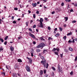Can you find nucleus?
I'll return each instance as SVG.
<instances>
[{
  "label": "nucleus",
  "mask_w": 77,
  "mask_h": 77,
  "mask_svg": "<svg viewBox=\"0 0 77 77\" xmlns=\"http://www.w3.org/2000/svg\"><path fill=\"white\" fill-rule=\"evenodd\" d=\"M57 50V49L54 48L52 50V51H56Z\"/></svg>",
  "instance_id": "obj_21"
},
{
  "label": "nucleus",
  "mask_w": 77,
  "mask_h": 77,
  "mask_svg": "<svg viewBox=\"0 0 77 77\" xmlns=\"http://www.w3.org/2000/svg\"><path fill=\"white\" fill-rule=\"evenodd\" d=\"M21 37H18V40H20V39H21Z\"/></svg>",
  "instance_id": "obj_61"
},
{
  "label": "nucleus",
  "mask_w": 77,
  "mask_h": 77,
  "mask_svg": "<svg viewBox=\"0 0 77 77\" xmlns=\"http://www.w3.org/2000/svg\"><path fill=\"white\" fill-rule=\"evenodd\" d=\"M49 65L48 64V63H46V68H48V67Z\"/></svg>",
  "instance_id": "obj_27"
},
{
  "label": "nucleus",
  "mask_w": 77,
  "mask_h": 77,
  "mask_svg": "<svg viewBox=\"0 0 77 77\" xmlns=\"http://www.w3.org/2000/svg\"><path fill=\"white\" fill-rule=\"evenodd\" d=\"M50 39H51V40H53V38H52L50 37H49L48 38V40H49V41H50Z\"/></svg>",
  "instance_id": "obj_24"
},
{
  "label": "nucleus",
  "mask_w": 77,
  "mask_h": 77,
  "mask_svg": "<svg viewBox=\"0 0 77 77\" xmlns=\"http://www.w3.org/2000/svg\"><path fill=\"white\" fill-rule=\"evenodd\" d=\"M63 26H64V27H66V24H64L63 25Z\"/></svg>",
  "instance_id": "obj_52"
},
{
  "label": "nucleus",
  "mask_w": 77,
  "mask_h": 77,
  "mask_svg": "<svg viewBox=\"0 0 77 77\" xmlns=\"http://www.w3.org/2000/svg\"><path fill=\"white\" fill-rule=\"evenodd\" d=\"M33 17L34 18H35L36 17V15L35 14H33Z\"/></svg>",
  "instance_id": "obj_35"
},
{
  "label": "nucleus",
  "mask_w": 77,
  "mask_h": 77,
  "mask_svg": "<svg viewBox=\"0 0 77 77\" xmlns=\"http://www.w3.org/2000/svg\"><path fill=\"white\" fill-rule=\"evenodd\" d=\"M65 1L66 2H70L71 0H65Z\"/></svg>",
  "instance_id": "obj_32"
},
{
  "label": "nucleus",
  "mask_w": 77,
  "mask_h": 77,
  "mask_svg": "<svg viewBox=\"0 0 77 77\" xmlns=\"http://www.w3.org/2000/svg\"><path fill=\"white\" fill-rule=\"evenodd\" d=\"M36 52H40V50L39 49H37Z\"/></svg>",
  "instance_id": "obj_30"
},
{
  "label": "nucleus",
  "mask_w": 77,
  "mask_h": 77,
  "mask_svg": "<svg viewBox=\"0 0 77 77\" xmlns=\"http://www.w3.org/2000/svg\"><path fill=\"white\" fill-rule=\"evenodd\" d=\"M17 61L18 62H20V63H21V62H22V60H21V59H18L17 60Z\"/></svg>",
  "instance_id": "obj_11"
},
{
  "label": "nucleus",
  "mask_w": 77,
  "mask_h": 77,
  "mask_svg": "<svg viewBox=\"0 0 77 77\" xmlns=\"http://www.w3.org/2000/svg\"><path fill=\"white\" fill-rule=\"evenodd\" d=\"M48 30H51V28H50V27L48 26Z\"/></svg>",
  "instance_id": "obj_41"
},
{
  "label": "nucleus",
  "mask_w": 77,
  "mask_h": 77,
  "mask_svg": "<svg viewBox=\"0 0 77 77\" xmlns=\"http://www.w3.org/2000/svg\"><path fill=\"white\" fill-rule=\"evenodd\" d=\"M45 20H46V21H47V20H48V18L47 17H45Z\"/></svg>",
  "instance_id": "obj_57"
},
{
  "label": "nucleus",
  "mask_w": 77,
  "mask_h": 77,
  "mask_svg": "<svg viewBox=\"0 0 77 77\" xmlns=\"http://www.w3.org/2000/svg\"><path fill=\"white\" fill-rule=\"evenodd\" d=\"M26 59H28L29 63L30 64L32 63V59H31V58H29L28 57H27Z\"/></svg>",
  "instance_id": "obj_4"
},
{
  "label": "nucleus",
  "mask_w": 77,
  "mask_h": 77,
  "mask_svg": "<svg viewBox=\"0 0 77 77\" xmlns=\"http://www.w3.org/2000/svg\"><path fill=\"white\" fill-rule=\"evenodd\" d=\"M64 51L66 52H67V51H68V50L66 49H65Z\"/></svg>",
  "instance_id": "obj_64"
},
{
  "label": "nucleus",
  "mask_w": 77,
  "mask_h": 77,
  "mask_svg": "<svg viewBox=\"0 0 77 77\" xmlns=\"http://www.w3.org/2000/svg\"><path fill=\"white\" fill-rule=\"evenodd\" d=\"M36 25H34L33 26V28H36Z\"/></svg>",
  "instance_id": "obj_40"
},
{
  "label": "nucleus",
  "mask_w": 77,
  "mask_h": 77,
  "mask_svg": "<svg viewBox=\"0 0 77 77\" xmlns=\"http://www.w3.org/2000/svg\"><path fill=\"white\" fill-rule=\"evenodd\" d=\"M39 21L40 22V26H39L38 27H42V28H43V26L42 22L44 21V20H43V19L42 18H41L40 19V20H39Z\"/></svg>",
  "instance_id": "obj_2"
},
{
  "label": "nucleus",
  "mask_w": 77,
  "mask_h": 77,
  "mask_svg": "<svg viewBox=\"0 0 77 77\" xmlns=\"http://www.w3.org/2000/svg\"><path fill=\"white\" fill-rule=\"evenodd\" d=\"M55 13V12L54 11H53L52 12H51L52 14H54Z\"/></svg>",
  "instance_id": "obj_56"
},
{
  "label": "nucleus",
  "mask_w": 77,
  "mask_h": 77,
  "mask_svg": "<svg viewBox=\"0 0 77 77\" xmlns=\"http://www.w3.org/2000/svg\"><path fill=\"white\" fill-rule=\"evenodd\" d=\"M40 39L41 40H42L43 41H45V39H44V38H43L42 37H41L40 38Z\"/></svg>",
  "instance_id": "obj_33"
},
{
  "label": "nucleus",
  "mask_w": 77,
  "mask_h": 77,
  "mask_svg": "<svg viewBox=\"0 0 77 77\" xmlns=\"http://www.w3.org/2000/svg\"><path fill=\"white\" fill-rule=\"evenodd\" d=\"M70 74H71V75H72L73 74V72L71 71L70 73Z\"/></svg>",
  "instance_id": "obj_46"
},
{
  "label": "nucleus",
  "mask_w": 77,
  "mask_h": 77,
  "mask_svg": "<svg viewBox=\"0 0 77 77\" xmlns=\"http://www.w3.org/2000/svg\"><path fill=\"white\" fill-rule=\"evenodd\" d=\"M59 30L60 31H62V30H63V29H62V28L61 27H59Z\"/></svg>",
  "instance_id": "obj_29"
},
{
  "label": "nucleus",
  "mask_w": 77,
  "mask_h": 77,
  "mask_svg": "<svg viewBox=\"0 0 77 77\" xmlns=\"http://www.w3.org/2000/svg\"><path fill=\"white\" fill-rule=\"evenodd\" d=\"M29 21H27L26 23V26H28L29 25H28V24H29Z\"/></svg>",
  "instance_id": "obj_18"
},
{
  "label": "nucleus",
  "mask_w": 77,
  "mask_h": 77,
  "mask_svg": "<svg viewBox=\"0 0 77 77\" xmlns=\"http://www.w3.org/2000/svg\"><path fill=\"white\" fill-rule=\"evenodd\" d=\"M4 44L5 45H6V44H7V42L5 41L4 43Z\"/></svg>",
  "instance_id": "obj_58"
},
{
  "label": "nucleus",
  "mask_w": 77,
  "mask_h": 77,
  "mask_svg": "<svg viewBox=\"0 0 77 77\" xmlns=\"http://www.w3.org/2000/svg\"><path fill=\"white\" fill-rule=\"evenodd\" d=\"M55 54H56V55H57V56H59L58 54V53H57V52H56L55 51L54 52Z\"/></svg>",
  "instance_id": "obj_17"
},
{
  "label": "nucleus",
  "mask_w": 77,
  "mask_h": 77,
  "mask_svg": "<svg viewBox=\"0 0 77 77\" xmlns=\"http://www.w3.org/2000/svg\"><path fill=\"white\" fill-rule=\"evenodd\" d=\"M32 5L33 7L34 8H35L36 6V5H37V4L36 3H35L32 4Z\"/></svg>",
  "instance_id": "obj_7"
},
{
  "label": "nucleus",
  "mask_w": 77,
  "mask_h": 77,
  "mask_svg": "<svg viewBox=\"0 0 77 77\" xmlns=\"http://www.w3.org/2000/svg\"><path fill=\"white\" fill-rule=\"evenodd\" d=\"M2 74H3V75H5L6 73H5V72H2Z\"/></svg>",
  "instance_id": "obj_26"
},
{
  "label": "nucleus",
  "mask_w": 77,
  "mask_h": 77,
  "mask_svg": "<svg viewBox=\"0 0 77 77\" xmlns=\"http://www.w3.org/2000/svg\"><path fill=\"white\" fill-rule=\"evenodd\" d=\"M41 58L42 59V60H44V59L45 60V58L43 56H41Z\"/></svg>",
  "instance_id": "obj_14"
},
{
  "label": "nucleus",
  "mask_w": 77,
  "mask_h": 77,
  "mask_svg": "<svg viewBox=\"0 0 77 77\" xmlns=\"http://www.w3.org/2000/svg\"><path fill=\"white\" fill-rule=\"evenodd\" d=\"M19 6L21 8H24V6L23 5L22 6L21 5H20Z\"/></svg>",
  "instance_id": "obj_28"
},
{
  "label": "nucleus",
  "mask_w": 77,
  "mask_h": 77,
  "mask_svg": "<svg viewBox=\"0 0 77 77\" xmlns=\"http://www.w3.org/2000/svg\"><path fill=\"white\" fill-rule=\"evenodd\" d=\"M29 35L30 37H31L32 38H33V39H35L36 38V37H35V35H33L30 32H29Z\"/></svg>",
  "instance_id": "obj_3"
},
{
  "label": "nucleus",
  "mask_w": 77,
  "mask_h": 77,
  "mask_svg": "<svg viewBox=\"0 0 77 77\" xmlns=\"http://www.w3.org/2000/svg\"><path fill=\"white\" fill-rule=\"evenodd\" d=\"M14 17H15V16H12L11 19L14 20Z\"/></svg>",
  "instance_id": "obj_51"
},
{
  "label": "nucleus",
  "mask_w": 77,
  "mask_h": 77,
  "mask_svg": "<svg viewBox=\"0 0 77 77\" xmlns=\"http://www.w3.org/2000/svg\"><path fill=\"white\" fill-rule=\"evenodd\" d=\"M32 44H34V45H35V44H36V42L35 41H33Z\"/></svg>",
  "instance_id": "obj_42"
},
{
  "label": "nucleus",
  "mask_w": 77,
  "mask_h": 77,
  "mask_svg": "<svg viewBox=\"0 0 77 77\" xmlns=\"http://www.w3.org/2000/svg\"><path fill=\"white\" fill-rule=\"evenodd\" d=\"M32 0H29V1H28L29 3H30V2H31L32 1Z\"/></svg>",
  "instance_id": "obj_60"
},
{
  "label": "nucleus",
  "mask_w": 77,
  "mask_h": 77,
  "mask_svg": "<svg viewBox=\"0 0 77 77\" xmlns=\"http://www.w3.org/2000/svg\"><path fill=\"white\" fill-rule=\"evenodd\" d=\"M39 12L38 11H37L36 12V14H39Z\"/></svg>",
  "instance_id": "obj_45"
},
{
  "label": "nucleus",
  "mask_w": 77,
  "mask_h": 77,
  "mask_svg": "<svg viewBox=\"0 0 77 77\" xmlns=\"http://www.w3.org/2000/svg\"><path fill=\"white\" fill-rule=\"evenodd\" d=\"M8 36H6V37H5V38L4 39L5 41H6V40H7V39H8Z\"/></svg>",
  "instance_id": "obj_22"
},
{
  "label": "nucleus",
  "mask_w": 77,
  "mask_h": 77,
  "mask_svg": "<svg viewBox=\"0 0 77 77\" xmlns=\"http://www.w3.org/2000/svg\"><path fill=\"white\" fill-rule=\"evenodd\" d=\"M45 44L44 43H41L38 45L36 47V48H42L44 47H45Z\"/></svg>",
  "instance_id": "obj_1"
},
{
  "label": "nucleus",
  "mask_w": 77,
  "mask_h": 77,
  "mask_svg": "<svg viewBox=\"0 0 77 77\" xmlns=\"http://www.w3.org/2000/svg\"><path fill=\"white\" fill-rule=\"evenodd\" d=\"M10 49L11 51H13L14 50V48L12 47V46L10 47Z\"/></svg>",
  "instance_id": "obj_8"
},
{
  "label": "nucleus",
  "mask_w": 77,
  "mask_h": 77,
  "mask_svg": "<svg viewBox=\"0 0 77 77\" xmlns=\"http://www.w3.org/2000/svg\"><path fill=\"white\" fill-rule=\"evenodd\" d=\"M63 39H64V40H66V35H65L64 37H63Z\"/></svg>",
  "instance_id": "obj_25"
},
{
  "label": "nucleus",
  "mask_w": 77,
  "mask_h": 77,
  "mask_svg": "<svg viewBox=\"0 0 77 77\" xmlns=\"http://www.w3.org/2000/svg\"><path fill=\"white\" fill-rule=\"evenodd\" d=\"M13 23H14V24H15V23H17V22H16V21H14L13 22Z\"/></svg>",
  "instance_id": "obj_53"
},
{
  "label": "nucleus",
  "mask_w": 77,
  "mask_h": 77,
  "mask_svg": "<svg viewBox=\"0 0 77 77\" xmlns=\"http://www.w3.org/2000/svg\"><path fill=\"white\" fill-rule=\"evenodd\" d=\"M46 70H44V74H46Z\"/></svg>",
  "instance_id": "obj_50"
},
{
  "label": "nucleus",
  "mask_w": 77,
  "mask_h": 77,
  "mask_svg": "<svg viewBox=\"0 0 77 77\" xmlns=\"http://www.w3.org/2000/svg\"><path fill=\"white\" fill-rule=\"evenodd\" d=\"M26 69L28 72H30V68H26Z\"/></svg>",
  "instance_id": "obj_9"
},
{
  "label": "nucleus",
  "mask_w": 77,
  "mask_h": 77,
  "mask_svg": "<svg viewBox=\"0 0 77 77\" xmlns=\"http://www.w3.org/2000/svg\"><path fill=\"white\" fill-rule=\"evenodd\" d=\"M11 66H9V65H7L6 66V68H10Z\"/></svg>",
  "instance_id": "obj_39"
},
{
  "label": "nucleus",
  "mask_w": 77,
  "mask_h": 77,
  "mask_svg": "<svg viewBox=\"0 0 77 77\" xmlns=\"http://www.w3.org/2000/svg\"><path fill=\"white\" fill-rule=\"evenodd\" d=\"M57 30V28H55L54 29V31H56V30Z\"/></svg>",
  "instance_id": "obj_62"
},
{
  "label": "nucleus",
  "mask_w": 77,
  "mask_h": 77,
  "mask_svg": "<svg viewBox=\"0 0 77 77\" xmlns=\"http://www.w3.org/2000/svg\"><path fill=\"white\" fill-rule=\"evenodd\" d=\"M31 55L32 57H33L34 56L33 55V54L32 53H31Z\"/></svg>",
  "instance_id": "obj_59"
},
{
  "label": "nucleus",
  "mask_w": 77,
  "mask_h": 77,
  "mask_svg": "<svg viewBox=\"0 0 77 77\" xmlns=\"http://www.w3.org/2000/svg\"><path fill=\"white\" fill-rule=\"evenodd\" d=\"M60 55L61 57H63V54H60Z\"/></svg>",
  "instance_id": "obj_48"
},
{
  "label": "nucleus",
  "mask_w": 77,
  "mask_h": 77,
  "mask_svg": "<svg viewBox=\"0 0 77 77\" xmlns=\"http://www.w3.org/2000/svg\"><path fill=\"white\" fill-rule=\"evenodd\" d=\"M13 77H17V74L13 73Z\"/></svg>",
  "instance_id": "obj_12"
},
{
  "label": "nucleus",
  "mask_w": 77,
  "mask_h": 77,
  "mask_svg": "<svg viewBox=\"0 0 77 77\" xmlns=\"http://www.w3.org/2000/svg\"><path fill=\"white\" fill-rule=\"evenodd\" d=\"M64 18L66 19L65 21H66L68 20V17H65Z\"/></svg>",
  "instance_id": "obj_19"
},
{
  "label": "nucleus",
  "mask_w": 77,
  "mask_h": 77,
  "mask_svg": "<svg viewBox=\"0 0 77 77\" xmlns=\"http://www.w3.org/2000/svg\"><path fill=\"white\" fill-rule=\"evenodd\" d=\"M42 74H43V71L42 70H40V75H42Z\"/></svg>",
  "instance_id": "obj_10"
},
{
  "label": "nucleus",
  "mask_w": 77,
  "mask_h": 77,
  "mask_svg": "<svg viewBox=\"0 0 77 77\" xmlns=\"http://www.w3.org/2000/svg\"><path fill=\"white\" fill-rule=\"evenodd\" d=\"M54 72H52V74H51V75L53 76H54Z\"/></svg>",
  "instance_id": "obj_36"
},
{
  "label": "nucleus",
  "mask_w": 77,
  "mask_h": 77,
  "mask_svg": "<svg viewBox=\"0 0 77 77\" xmlns=\"http://www.w3.org/2000/svg\"><path fill=\"white\" fill-rule=\"evenodd\" d=\"M41 63H42V64H43V65H44V66L45 67V68L46 67V63H45V61H44L43 60H42L41 62Z\"/></svg>",
  "instance_id": "obj_5"
},
{
  "label": "nucleus",
  "mask_w": 77,
  "mask_h": 77,
  "mask_svg": "<svg viewBox=\"0 0 77 77\" xmlns=\"http://www.w3.org/2000/svg\"><path fill=\"white\" fill-rule=\"evenodd\" d=\"M52 69H53V70H54V71H55L56 70V69H55L54 68H52Z\"/></svg>",
  "instance_id": "obj_54"
},
{
  "label": "nucleus",
  "mask_w": 77,
  "mask_h": 77,
  "mask_svg": "<svg viewBox=\"0 0 77 77\" xmlns=\"http://www.w3.org/2000/svg\"><path fill=\"white\" fill-rule=\"evenodd\" d=\"M72 42V41H71V39H70L68 41V42H69V43H70V42Z\"/></svg>",
  "instance_id": "obj_37"
},
{
  "label": "nucleus",
  "mask_w": 77,
  "mask_h": 77,
  "mask_svg": "<svg viewBox=\"0 0 77 77\" xmlns=\"http://www.w3.org/2000/svg\"><path fill=\"white\" fill-rule=\"evenodd\" d=\"M72 35V33L70 32V33H69L68 34H67V35L68 36L69 35Z\"/></svg>",
  "instance_id": "obj_20"
},
{
  "label": "nucleus",
  "mask_w": 77,
  "mask_h": 77,
  "mask_svg": "<svg viewBox=\"0 0 77 77\" xmlns=\"http://www.w3.org/2000/svg\"><path fill=\"white\" fill-rule=\"evenodd\" d=\"M77 22L76 20H73L72 21V23H75Z\"/></svg>",
  "instance_id": "obj_34"
},
{
  "label": "nucleus",
  "mask_w": 77,
  "mask_h": 77,
  "mask_svg": "<svg viewBox=\"0 0 77 77\" xmlns=\"http://www.w3.org/2000/svg\"><path fill=\"white\" fill-rule=\"evenodd\" d=\"M57 51H59V48H57Z\"/></svg>",
  "instance_id": "obj_49"
},
{
  "label": "nucleus",
  "mask_w": 77,
  "mask_h": 77,
  "mask_svg": "<svg viewBox=\"0 0 77 77\" xmlns=\"http://www.w3.org/2000/svg\"><path fill=\"white\" fill-rule=\"evenodd\" d=\"M29 31H30V32H32V29L29 28Z\"/></svg>",
  "instance_id": "obj_44"
},
{
  "label": "nucleus",
  "mask_w": 77,
  "mask_h": 77,
  "mask_svg": "<svg viewBox=\"0 0 77 77\" xmlns=\"http://www.w3.org/2000/svg\"><path fill=\"white\" fill-rule=\"evenodd\" d=\"M69 50L71 51H73V49H72V48H69Z\"/></svg>",
  "instance_id": "obj_13"
},
{
  "label": "nucleus",
  "mask_w": 77,
  "mask_h": 77,
  "mask_svg": "<svg viewBox=\"0 0 77 77\" xmlns=\"http://www.w3.org/2000/svg\"><path fill=\"white\" fill-rule=\"evenodd\" d=\"M47 51H47V50L45 49H44L43 50V53H45V52H47Z\"/></svg>",
  "instance_id": "obj_23"
},
{
  "label": "nucleus",
  "mask_w": 77,
  "mask_h": 77,
  "mask_svg": "<svg viewBox=\"0 0 77 77\" xmlns=\"http://www.w3.org/2000/svg\"><path fill=\"white\" fill-rule=\"evenodd\" d=\"M17 75L18 76H19V77H20L21 76V74H20L17 73L16 74V75Z\"/></svg>",
  "instance_id": "obj_31"
},
{
  "label": "nucleus",
  "mask_w": 77,
  "mask_h": 77,
  "mask_svg": "<svg viewBox=\"0 0 77 77\" xmlns=\"http://www.w3.org/2000/svg\"><path fill=\"white\" fill-rule=\"evenodd\" d=\"M61 5L62 6H63V5H64V3H61Z\"/></svg>",
  "instance_id": "obj_47"
},
{
  "label": "nucleus",
  "mask_w": 77,
  "mask_h": 77,
  "mask_svg": "<svg viewBox=\"0 0 77 77\" xmlns=\"http://www.w3.org/2000/svg\"><path fill=\"white\" fill-rule=\"evenodd\" d=\"M3 50V48H2V47L0 48V50H1L2 51Z\"/></svg>",
  "instance_id": "obj_55"
},
{
  "label": "nucleus",
  "mask_w": 77,
  "mask_h": 77,
  "mask_svg": "<svg viewBox=\"0 0 77 77\" xmlns=\"http://www.w3.org/2000/svg\"><path fill=\"white\" fill-rule=\"evenodd\" d=\"M60 35V34L59 33H57L56 34V35H55V36H56V37H57V36H59Z\"/></svg>",
  "instance_id": "obj_15"
},
{
  "label": "nucleus",
  "mask_w": 77,
  "mask_h": 77,
  "mask_svg": "<svg viewBox=\"0 0 77 77\" xmlns=\"http://www.w3.org/2000/svg\"><path fill=\"white\" fill-rule=\"evenodd\" d=\"M77 60V57H75V61H76Z\"/></svg>",
  "instance_id": "obj_63"
},
{
  "label": "nucleus",
  "mask_w": 77,
  "mask_h": 77,
  "mask_svg": "<svg viewBox=\"0 0 77 77\" xmlns=\"http://www.w3.org/2000/svg\"><path fill=\"white\" fill-rule=\"evenodd\" d=\"M14 9L15 10V11H17L18 10V8H14Z\"/></svg>",
  "instance_id": "obj_43"
},
{
  "label": "nucleus",
  "mask_w": 77,
  "mask_h": 77,
  "mask_svg": "<svg viewBox=\"0 0 77 77\" xmlns=\"http://www.w3.org/2000/svg\"><path fill=\"white\" fill-rule=\"evenodd\" d=\"M0 41H1L2 42H4L3 39L2 38H0Z\"/></svg>",
  "instance_id": "obj_16"
},
{
  "label": "nucleus",
  "mask_w": 77,
  "mask_h": 77,
  "mask_svg": "<svg viewBox=\"0 0 77 77\" xmlns=\"http://www.w3.org/2000/svg\"><path fill=\"white\" fill-rule=\"evenodd\" d=\"M58 69L59 72H63L62 68H58Z\"/></svg>",
  "instance_id": "obj_6"
},
{
  "label": "nucleus",
  "mask_w": 77,
  "mask_h": 77,
  "mask_svg": "<svg viewBox=\"0 0 77 77\" xmlns=\"http://www.w3.org/2000/svg\"><path fill=\"white\" fill-rule=\"evenodd\" d=\"M70 11V12H74V11H73L72 8Z\"/></svg>",
  "instance_id": "obj_38"
}]
</instances>
